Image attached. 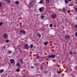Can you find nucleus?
I'll return each mask as SVG.
<instances>
[{
	"mask_svg": "<svg viewBox=\"0 0 77 77\" xmlns=\"http://www.w3.org/2000/svg\"><path fill=\"white\" fill-rule=\"evenodd\" d=\"M56 57V56L55 55H50L48 57V58H54Z\"/></svg>",
	"mask_w": 77,
	"mask_h": 77,
	"instance_id": "obj_2",
	"label": "nucleus"
},
{
	"mask_svg": "<svg viewBox=\"0 0 77 77\" xmlns=\"http://www.w3.org/2000/svg\"><path fill=\"white\" fill-rule=\"evenodd\" d=\"M6 43H8L9 42V40H7L5 41Z\"/></svg>",
	"mask_w": 77,
	"mask_h": 77,
	"instance_id": "obj_24",
	"label": "nucleus"
},
{
	"mask_svg": "<svg viewBox=\"0 0 77 77\" xmlns=\"http://www.w3.org/2000/svg\"><path fill=\"white\" fill-rule=\"evenodd\" d=\"M7 2L8 3H10V1H9V0H7Z\"/></svg>",
	"mask_w": 77,
	"mask_h": 77,
	"instance_id": "obj_23",
	"label": "nucleus"
},
{
	"mask_svg": "<svg viewBox=\"0 0 77 77\" xmlns=\"http://www.w3.org/2000/svg\"><path fill=\"white\" fill-rule=\"evenodd\" d=\"M3 24V23L2 22H0V26H2Z\"/></svg>",
	"mask_w": 77,
	"mask_h": 77,
	"instance_id": "obj_21",
	"label": "nucleus"
},
{
	"mask_svg": "<svg viewBox=\"0 0 77 77\" xmlns=\"http://www.w3.org/2000/svg\"><path fill=\"white\" fill-rule=\"evenodd\" d=\"M15 3V4H16V5H18V4H19V2L17 1H16Z\"/></svg>",
	"mask_w": 77,
	"mask_h": 77,
	"instance_id": "obj_17",
	"label": "nucleus"
},
{
	"mask_svg": "<svg viewBox=\"0 0 77 77\" xmlns=\"http://www.w3.org/2000/svg\"><path fill=\"white\" fill-rule=\"evenodd\" d=\"M75 35L76 36H77V32H75Z\"/></svg>",
	"mask_w": 77,
	"mask_h": 77,
	"instance_id": "obj_27",
	"label": "nucleus"
},
{
	"mask_svg": "<svg viewBox=\"0 0 77 77\" xmlns=\"http://www.w3.org/2000/svg\"><path fill=\"white\" fill-rule=\"evenodd\" d=\"M44 45H47V43L46 42H44Z\"/></svg>",
	"mask_w": 77,
	"mask_h": 77,
	"instance_id": "obj_30",
	"label": "nucleus"
},
{
	"mask_svg": "<svg viewBox=\"0 0 77 77\" xmlns=\"http://www.w3.org/2000/svg\"><path fill=\"white\" fill-rule=\"evenodd\" d=\"M17 66L18 68H20L21 67V66L20 65V64H19V63H17Z\"/></svg>",
	"mask_w": 77,
	"mask_h": 77,
	"instance_id": "obj_11",
	"label": "nucleus"
},
{
	"mask_svg": "<svg viewBox=\"0 0 77 77\" xmlns=\"http://www.w3.org/2000/svg\"><path fill=\"white\" fill-rule=\"evenodd\" d=\"M57 73H58V74H60V72L59 71H58L57 72Z\"/></svg>",
	"mask_w": 77,
	"mask_h": 77,
	"instance_id": "obj_32",
	"label": "nucleus"
},
{
	"mask_svg": "<svg viewBox=\"0 0 77 77\" xmlns=\"http://www.w3.org/2000/svg\"><path fill=\"white\" fill-rule=\"evenodd\" d=\"M50 27H53V24H50Z\"/></svg>",
	"mask_w": 77,
	"mask_h": 77,
	"instance_id": "obj_25",
	"label": "nucleus"
},
{
	"mask_svg": "<svg viewBox=\"0 0 77 77\" xmlns=\"http://www.w3.org/2000/svg\"><path fill=\"white\" fill-rule=\"evenodd\" d=\"M16 71L17 72H18V71H20V69H18L16 70Z\"/></svg>",
	"mask_w": 77,
	"mask_h": 77,
	"instance_id": "obj_22",
	"label": "nucleus"
},
{
	"mask_svg": "<svg viewBox=\"0 0 77 77\" xmlns=\"http://www.w3.org/2000/svg\"><path fill=\"white\" fill-rule=\"evenodd\" d=\"M20 53H22V51H21V50H20Z\"/></svg>",
	"mask_w": 77,
	"mask_h": 77,
	"instance_id": "obj_36",
	"label": "nucleus"
},
{
	"mask_svg": "<svg viewBox=\"0 0 77 77\" xmlns=\"http://www.w3.org/2000/svg\"><path fill=\"white\" fill-rule=\"evenodd\" d=\"M67 12H68V13H69V12H70V11L68 10Z\"/></svg>",
	"mask_w": 77,
	"mask_h": 77,
	"instance_id": "obj_35",
	"label": "nucleus"
},
{
	"mask_svg": "<svg viewBox=\"0 0 77 77\" xmlns=\"http://www.w3.org/2000/svg\"><path fill=\"white\" fill-rule=\"evenodd\" d=\"M8 54H11V51H9L8 52Z\"/></svg>",
	"mask_w": 77,
	"mask_h": 77,
	"instance_id": "obj_15",
	"label": "nucleus"
},
{
	"mask_svg": "<svg viewBox=\"0 0 77 77\" xmlns=\"http://www.w3.org/2000/svg\"><path fill=\"white\" fill-rule=\"evenodd\" d=\"M20 62L21 64H23V60L22 59H20Z\"/></svg>",
	"mask_w": 77,
	"mask_h": 77,
	"instance_id": "obj_10",
	"label": "nucleus"
},
{
	"mask_svg": "<svg viewBox=\"0 0 77 77\" xmlns=\"http://www.w3.org/2000/svg\"><path fill=\"white\" fill-rule=\"evenodd\" d=\"M44 7L40 8H39V10L40 12H42V11H44Z\"/></svg>",
	"mask_w": 77,
	"mask_h": 77,
	"instance_id": "obj_3",
	"label": "nucleus"
},
{
	"mask_svg": "<svg viewBox=\"0 0 77 77\" xmlns=\"http://www.w3.org/2000/svg\"><path fill=\"white\" fill-rule=\"evenodd\" d=\"M72 0H68V1H69V2H71Z\"/></svg>",
	"mask_w": 77,
	"mask_h": 77,
	"instance_id": "obj_39",
	"label": "nucleus"
},
{
	"mask_svg": "<svg viewBox=\"0 0 77 77\" xmlns=\"http://www.w3.org/2000/svg\"><path fill=\"white\" fill-rule=\"evenodd\" d=\"M33 44H30V48H32L33 47Z\"/></svg>",
	"mask_w": 77,
	"mask_h": 77,
	"instance_id": "obj_19",
	"label": "nucleus"
},
{
	"mask_svg": "<svg viewBox=\"0 0 77 77\" xmlns=\"http://www.w3.org/2000/svg\"><path fill=\"white\" fill-rule=\"evenodd\" d=\"M39 3L40 4H42V3H43V1H42V0H41L39 2Z\"/></svg>",
	"mask_w": 77,
	"mask_h": 77,
	"instance_id": "obj_14",
	"label": "nucleus"
},
{
	"mask_svg": "<svg viewBox=\"0 0 77 77\" xmlns=\"http://www.w3.org/2000/svg\"><path fill=\"white\" fill-rule=\"evenodd\" d=\"M3 37L4 39H7L8 38V35H7L6 34H5L3 35Z\"/></svg>",
	"mask_w": 77,
	"mask_h": 77,
	"instance_id": "obj_4",
	"label": "nucleus"
},
{
	"mask_svg": "<svg viewBox=\"0 0 77 77\" xmlns=\"http://www.w3.org/2000/svg\"><path fill=\"white\" fill-rule=\"evenodd\" d=\"M37 36H38V37H39V38H41V34H40V33H37Z\"/></svg>",
	"mask_w": 77,
	"mask_h": 77,
	"instance_id": "obj_9",
	"label": "nucleus"
},
{
	"mask_svg": "<svg viewBox=\"0 0 77 77\" xmlns=\"http://www.w3.org/2000/svg\"><path fill=\"white\" fill-rule=\"evenodd\" d=\"M4 70L3 69H1L0 70V73H2L3 72Z\"/></svg>",
	"mask_w": 77,
	"mask_h": 77,
	"instance_id": "obj_16",
	"label": "nucleus"
},
{
	"mask_svg": "<svg viewBox=\"0 0 77 77\" xmlns=\"http://www.w3.org/2000/svg\"><path fill=\"white\" fill-rule=\"evenodd\" d=\"M14 60L13 59H11L10 60V62L11 63H14Z\"/></svg>",
	"mask_w": 77,
	"mask_h": 77,
	"instance_id": "obj_8",
	"label": "nucleus"
},
{
	"mask_svg": "<svg viewBox=\"0 0 77 77\" xmlns=\"http://www.w3.org/2000/svg\"><path fill=\"white\" fill-rule=\"evenodd\" d=\"M31 68H34V67H33V66H31Z\"/></svg>",
	"mask_w": 77,
	"mask_h": 77,
	"instance_id": "obj_38",
	"label": "nucleus"
},
{
	"mask_svg": "<svg viewBox=\"0 0 77 77\" xmlns=\"http://www.w3.org/2000/svg\"><path fill=\"white\" fill-rule=\"evenodd\" d=\"M41 69H43V66H41L40 67Z\"/></svg>",
	"mask_w": 77,
	"mask_h": 77,
	"instance_id": "obj_31",
	"label": "nucleus"
},
{
	"mask_svg": "<svg viewBox=\"0 0 77 77\" xmlns=\"http://www.w3.org/2000/svg\"><path fill=\"white\" fill-rule=\"evenodd\" d=\"M40 57L39 56H37V59H39Z\"/></svg>",
	"mask_w": 77,
	"mask_h": 77,
	"instance_id": "obj_28",
	"label": "nucleus"
},
{
	"mask_svg": "<svg viewBox=\"0 0 77 77\" xmlns=\"http://www.w3.org/2000/svg\"><path fill=\"white\" fill-rule=\"evenodd\" d=\"M43 63V64L44 65V64H45L44 63Z\"/></svg>",
	"mask_w": 77,
	"mask_h": 77,
	"instance_id": "obj_42",
	"label": "nucleus"
},
{
	"mask_svg": "<svg viewBox=\"0 0 77 77\" xmlns=\"http://www.w3.org/2000/svg\"><path fill=\"white\" fill-rule=\"evenodd\" d=\"M33 3L32 2H30L29 3V5H28V7L29 8H32L33 7Z\"/></svg>",
	"mask_w": 77,
	"mask_h": 77,
	"instance_id": "obj_1",
	"label": "nucleus"
},
{
	"mask_svg": "<svg viewBox=\"0 0 77 77\" xmlns=\"http://www.w3.org/2000/svg\"><path fill=\"white\" fill-rule=\"evenodd\" d=\"M69 54H71H71H72V51H70L69 52Z\"/></svg>",
	"mask_w": 77,
	"mask_h": 77,
	"instance_id": "obj_20",
	"label": "nucleus"
},
{
	"mask_svg": "<svg viewBox=\"0 0 77 77\" xmlns=\"http://www.w3.org/2000/svg\"><path fill=\"white\" fill-rule=\"evenodd\" d=\"M75 27L76 29H77V25H75Z\"/></svg>",
	"mask_w": 77,
	"mask_h": 77,
	"instance_id": "obj_33",
	"label": "nucleus"
},
{
	"mask_svg": "<svg viewBox=\"0 0 77 77\" xmlns=\"http://www.w3.org/2000/svg\"><path fill=\"white\" fill-rule=\"evenodd\" d=\"M75 9H76V11H77V7Z\"/></svg>",
	"mask_w": 77,
	"mask_h": 77,
	"instance_id": "obj_40",
	"label": "nucleus"
},
{
	"mask_svg": "<svg viewBox=\"0 0 77 77\" xmlns=\"http://www.w3.org/2000/svg\"><path fill=\"white\" fill-rule=\"evenodd\" d=\"M63 11H65V8H64L63 9Z\"/></svg>",
	"mask_w": 77,
	"mask_h": 77,
	"instance_id": "obj_34",
	"label": "nucleus"
},
{
	"mask_svg": "<svg viewBox=\"0 0 77 77\" xmlns=\"http://www.w3.org/2000/svg\"><path fill=\"white\" fill-rule=\"evenodd\" d=\"M3 48H5V46H3Z\"/></svg>",
	"mask_w": 77,
	"mask_h": 77,
	"instance_id": "obj_37",
	"label": "nucleus"
},
{
	"mask_svg": "<svg viewBox=\"0 0 77 77\" xmlns=\"http://www.w3.org/2000/svg\"><path fill=\"white\" fill-rule=\"evenodd\" d=\"M29 45L27 44H26L24 45V47L26 49H29Z\"/></svg>",
	"mask_w": 77,
	"mask_h": 77,
	"instance_id": "obj_5",
	"label": "nucleus"
},
{
	"mask_svg": "<svg viewBox=\"0 0 77 77\" xmlns=\"http://www.w3.org/2000/svg\"><path fill=\"white\" fill-rule=\"evenodd\" d=\"M20 33H23V35H25L26 34V31H24L23 30H21L20 31Z\"/></svg>",
	"mask_w": 77,
	"mask_h": 77,
	"instance_id": "obj_7",
	"label": "nucleus"
},
{
	"mask_svg": "<svg viewBox=\"0 0 77 77\" xmlns=\"http://www.w3.org/2000/svg\"><path fill=\"white\" fill-rule=\"evenodd\" d=\"M76 3L77 4V2H76Z\"/></svg>",
	"mask_w": 77,
	"mask_h": 77,
	"instance_id": "obj_44",
	"label": "nucleus"
},
{
	"mask_svg": "<svg viewBox=\"0 0 77 77\" xmlns=\"http://www.w3.org/2000/svg\"><path fill=\"white\" fill-rule=\"evenodd\" d=\"M2 7V3L0 2V8Z\"/></svg>",
	"mask_w": 77,
	"mask_h": 77,
	"instance_id": "obj_29",
	"label": "nucleus"
},
{
	"mask_svg": "<svg viewBox=\"0 0 77 77\" xmlns=\"http://www.w3.org/2000/svg\"><path fill=\"white\" fill-rule=\"evenodd\" d=\"M41 18H42V19H43L44 18V16L43 15H41Z\"/></svg>",
	"mask_w": 77,
	"mask_h": 77,
	"instance_id": "obj_18",
	"label": "nucleus"
},
{
	"mask_svg": "<svg viewBox=\"0 0 77 77\" xmlns=\"http://www.w3.org/2000/svg\"><path fill=\"white\" fill-rule=\"evenodd\" d=\"M65 1V2L66 4L68 3V0H64Z\"/></svg>",
	"mask_w": 77,
	"mask_h": 77,
	"instance_id": "obj_13",
	"label": "nucleus"
},
{
	"mask_svg": "<svg viewBox=\"0 0 77 77\" xmlns=\"http://www.w3.org/2000/svg\"><path fill=\"white\" fill-rule=\"evenodd\" d=\"M71 71V69H70Z\"/></svg>",
	"mask_w": 77,
	"mask_h": 77,
	"instance_id": "obj_45",
	"label": "nucleus"
},
{
	"mask_svg": "<svg viewBox=\"0 0 77 77\" xmlns=\"http://www.w3.org/2000/svg\"><path fill=\"white\" fill-rule=\"evenodd\" d=\"M56 17V14H53L52 15V18L53 19H54Z\"/></svg>",
	"mask_w": 77,
	"mask_h": 77,
	"instance_id": "obj_6",
	"label": "nucleus"
},
{
	"mask_svg": "<svg viewBox=\"0 0 77 77\" xmlns=\"http://www.w3.org/2000/svg\"><path fill=\"white\" fill-rule=\"evenodd\" d=\"M76 20H77V16H76Z\"/></svg>",
	"mask_w": 77,
	"mask_h": 77,
	"instance_id": "obj_41",
	"label": "nucleus"
},
{
	"mask_svg": "<svg viewBox=\"0 0 77 77\" xmlns=\"http://www.w3.org/2000/svg\"><path fill=\"white\" fill-rule=\"evenodd\" d=\"M46 1L47 3H49V0H46Z\"/></svg>",
	"mask_w": 77,
	"mask_h": 77,
	"instance_id": "obj_26",
	"label": "nucleus"
},
{
	"mask_svg": "<svg viewBox=\"0 0 77 77\" xmlns=\"http://www.w3.org/2000/svg\"><path fill=\"white\" fill-rule=\"evenodd\" d=\"M65 38L66 39H69V36L66 35Z\"/></svg>",
	"mask_w": 77,
	"mask_h": 77,
	"instance_id": "obj_12",
	"label": "nucleus"
},
{
	"mask_svg": "<svg viewBox=\"0 0 77 77\" xmlns=\"http://www.w3.org/2000/svg\"><path fill=\"white\" fill-rule=\"evenodd\" d=\"M7 0H5V1H7Z\"/></svg>",
	"mask_w": 77,
	"mask_h": 77,
	"instance_id": "obj_43",
	"label": "nucleus"
}]
</instances>
